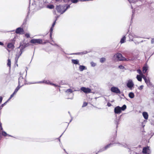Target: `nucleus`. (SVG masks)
<instances>
[{
  "label": "nucleus",
  "instance_id": "nucleus-1",
  "mask_svg": "<svg viewBox=\"0 0 154 154\" xmlns=\"http://www.w3.org/2000/svg\"><path fill=\"white\" fill-rule=\"evenodd\" d=\"M69 7V5H66L64 6L59 5L56 6V9L58 12L62 14Z\"/></svg>",
  "mask_w": 154,
  "mask_h": 154
},
{
  "label": "nucleus",
  "instance_id": "nucleus-2",
  "mask_svg": "<svg viewBox=\"0 0 154 154\" xmlns=\"http://www.w3.org/2000/svg\"><path fill=\"white\" fill-rule=\"evenodd\" d=\"M114 59L116 60L117 61H123V60H127L124 57L122 56V54L120 53H117L115 54L113 57Z\"/></svg>",
  "mask_w": 154,
  "mask_h": 154
},
{
  "label": "nucleus",
  "instance_id": "nucleus-3",
  "mask_svg": "<svg viewBox=\"0 0 154 154\" xmlns=\"http://www.w3.org/2000/svg\"><path fill=\"white\" fill-rule=\"evenodd\" d=\"M111 91L112 92L116 94H120L121 92L120 90L117 87H113L111 88Z\"/></svg>",
  "mask_w": 154,
  "mask_h": 154
},
{
  "label": "nucleus",
  "instance_id": "nucleus-4",
  "mask_svg": "<svg viewBox=\"0 0 154 154\" xmlns=\"http://www.w3.org/2000/svg\"><path fill=\"white\" fill-rule=\"evenodd\" d=\"M42 41L40 39H32L30 41V42L33 44H41Z\"/></svg>",
  "mask_w": 154,
  "mask_h": 154
},
{
  "label": "nucleus",
  "instance_id": "nucleus-5",
  "mask_svg": "<svg viewBox=\"0 0 154 154\" xmlns=\"http://www.w3.org/2000/svg\"><path fill=\"white\" fill-rule=\"evenodd\" d=\"M134 85V84L132 80L129 79L128 81L127 86L128 88H131L133 87Z\"/></svg>",
  "mask_w": 154,
  "mask_h": 154
},
{
  "label": "nucleus",
  "instance_id": "nucleus-6",
  "mask_svg": "<svg viewBox=\"0 0 154 154\" xmlns=\"http://www.w3.org/2000/svg\"><path fill=\"white\" fill-rule=\"evenodd\" d=\"M81 90L85 93H88L91 92V89L88 88H86L85 87H82L81 88Z\"/></svg>",
  "mask_w": 154,
  "mask_h": 154
},
{
  "label": "nucleus",
  "instance_id": "nucleus-7",
  "mask_svg": "<svg viewBox=\"0 0 154 154\" xmlns=\"http://www.w3.org/2000/svg\"><path fill=\"white\" fill-rule=\"evenodd\" d=\"M142 152L143 153L149 154L150 152V150L149 149V147L147 146L143 148Z\"/></svg>",
  "mask_w": 154,
  "mask_h": 154
},
{
  "label": "nucleus",
  "instance_id": "nucleus-8",
  "mask_svg": "<svg viewBox=\"0 0 154 154\" xmlns=\"http://www.w3.org/2000/svg\"><path fill=\"white\" fill-rule=\"evenodd\" d=\"M122 112L121 107L119 106L116 107L114 109V112L116 114H120Z\"/></svg>",
  "mask_w": 154,
  "mask_h": 154
},
{
  "label": "nucleus",
  "instance_id": "nucleus-9",
  "mask_svg": "<svg viewBox=\"0 0 154 154\" xmlns=\"http://www.w3.org/2000/svg\"><path fill=\"white\" fill-rule=\"evenodd\" d=\"M23 32V29L20 28H17L16 31V33L19 34H22Z\"/></svg>",
  "mask_w": 154,
  "mask_h": 154
},
{
  "label": "nucleus",
  "instance_id": "nucleus-10",
  "mask_svg": "<svg viewBox=\"0 0 154 154\" xmlns=\"http://www.w3.org/2000/svg\"><path fill=\"white\" fill-rule=\"evenodd\" d=\"M148 66L146 64L143 68V73H145L147 70Z\"/></svg>",
  "mask_w": 154,
  "mask_h": 154
},
{
  "label": "nucleus",
  "instance_id": "nucleus-11",
  "mask_svg": "<svg viewBox=\"0 0 154 154\" xmlns=\"http://www.w3.org/2000/svg\"><path fill=\"white\" fill-rule=\"evenodd\" d=\"M143 115L144 118L146 119H147L148 118V115L147 113L146 112H143Z\"/></svg>",
  "mask_w": 154,
  "mask_h": 154
},
{
  "label": "nucleus",
  "instance_id": "nucleus-12",
  "mask_svg": "<svg viewBox=\"0 0 154 154\" xmlns=\"http://www.w3.org/2000/svg\"><path fill=\"white\" fill-rule=\"evenodd\" d=\"M7 47H8V48H11V49H13L14 48V44L12 43H9L8 44V46H7Z\"/></svg>",
  "mask_w": 154,
  "mask_h": 154
},
{
  "label": "nucleus",
  "instance_id": "nucleus-13",
  "mask_svg": "<svg viewBox=\"0 0 154 154\" xmlns=\"http://www.w3.org/2000/svg\"><path fill=\"white\" fill-rule=\"evenodd\" d=\"M79 68L80 71H82L84 70L87 69L86 68L85 66L82 65H80Z\"/></svg>",
  "mask_w": 154,
  "mask_h": 154
},
{
  "label": "nucleus",
  "instance_id": "nucleus-14",
  "mask_svg": "<svg viewBox=\"0 0 154 154\" xmlns=\"http://www.w3.org/2000/svg\"><path fill=\"white\" fill-rule=\"evenodd\" d=\"M19 53V54H17L16 55V57L15 58V60L17 62V61L18 58H19V57H20V55H21V54L22 53V52L21 50H20Z\"/></svg>",
  "mask_w": 154,
  "mask_h": 154
},
{
  "label": "nucleus",
  "instance_id": "nucleus-15",
  "mask_svg": "<svg viewBox=\"0 0 154 154\" xmlns=\"http://www.w3.org/2000/svg\"><path fill=\"white\" fill-rule=\"evenodd\" d=\"M24 79L21 77H20L19 78L18 84L19 85H20L21 83H22V82H24Z\"/></svg>",
  "mask_w": 154,
  "mask_h": 154
},
{
  "label": "nucleus",
  "instance_id": "nucleus-16",
  "mask_svg": "<svg viewBox=\"0 0 154 154\" xmlns=\"http://www.w3.org/2000/svg\"><path fill=\"white\" fill-rule=\"evenodd\" d=\"M72 63L75 64H79V61L78 60H72Z\"/></svg>",
  "mask_w": 154,
  "mask_h": 154
},
{
  "label": "nucleus",
  "instance_id": "nucleus-17",
  "mask_svg": "<svg viewBox=\"0 0 154 154\" xmlns=\"http://www.w3.org/2000/svg\"><path fill=\"white\" fill-rule=\"evenodd\" d=\"M126 39V37L125 36H124L121 39L120 42L121 44L125 42Z\"/></svg>",
  "mask_w": 154,
  "mask_h": 154
},
{
  "label": "nucleus",
  "instance_id": "nucleus-18",
  "mask_svg": "<svg viewBox=\"0 0 154 154\" xmlns=\"http://www.w3.org/2000/svg\"><path fill=\"white\" fill-rule=\"evenodd\" d=\"M129 97L131 98H133L134 97V95L133 92H130L129 94Z\"/></svg>",
  "mask_w": 154,
  "mask_h": 154
},
{
  "label": "nucleus",
  "instance_id": "nucleus-19",
  "mask_svg": "<svg viewBox=\"0 0 154 154\" xmlns=\"http://www.w3.org/2000/svg\"><path fill=\"white\" fill-rule=\"evenodd\" d=\"M136 78L138 81L140 82H141L142 81V78L141 75H137L136 77Z\"/></svg>",
  "mask_w": 154,
  "mask_h": 154
},
{
  "label": "nucleus",
  "instance_id": "nucleus-20",
  "mask_svg": "<svg viewBox=\"0 0 154 154\" xmlns=\"http://www.w3.org/2000/svg\"><path fill=\"white\" fill-rule=\"evenodd\" d=\"M145 82L147 85H150V80L149 79H146L145 80Z\"/></svg>",
  "mask_w": 154,
  "mask_h": 154
},
{
  "label": "nucleus",
  "instance_id": "nucleus-21",
  "mask_svg": "<svg viewBox=\"0 0 154 154\" xmlns=\"http://www.w3.org/2000/svg\"><path fill=\"white\" fill-rule=\"evenodd\" d=\"M112 144H109L107 145L104 148H103V150H104L106 149L107 148L109 147Z\"/></svg>",
  "mask_w": 154,
  "mask_h": 154
},
{
  "label": "nucleus",
  "instance_id": "nucleus-22",
  "mask_svg": "<svg viewBox=\"0 0 154 154\" xmlns=\"http://www.w3.org/2000/svg\"><path fill=\"white\" fill-rule=\"evenodd\" d=\"M73 92V91L71 89H68L66 91V92L67 93H72Z\"/></svg>",
  "mask_w": 154,
  "mask_h": 154
},
{
  "label": "nucleus",
  "instance_id": "nucleus-23",
  "mask_svg": "<svg viewBox=\"0 0 154 154\" xmlns=\"http://www.w3.org/2000/svg\"><path fill=\"white\" fill-rule=\"evenodd\" d=\"M2 135L4 136H10L8 134L6 133L4 131H2Z\"/></svg>",
  "mask_w": 154,
  "mask_h": 154
},
{
  "label": "nucleus",
  "instance_id": "nucleus-24",
  "mask_svg": "<svg viewBox=\"0 0 154 154\" xmlns=\"http://www.w3.org/2000/svg\"><path fill=\"white\" fill-rule=\"evenodd\" d=\"M47 7L50 9H53L54 8V6L53 5H50L47 6Z\"/></svg>",
  "mask_w": 154,
  "mask_h": 154
},
{
  "label": "nucleus",
  "instance_id": "nucleus-25",
  "mask_svg": "<svg viewBox=\"0 0 154 154\" xmlns=\"http://www.w3.org/2000/svg\"><path fill=\"white\" fill-rule=\"evenodd\" d=\"M126 108V106L125 105H124L122 107H121V111L124 110Z\"/></svg>",
  "mask_w": 154,
  "mask_h": 154
},
{
  "label": "nucleus",
  "instance_id": "nucleus-26",
  "mask_svg": "<svg viewBox=\"0 0 154 154\" xmlns=\"http://www.w3.org/2000/svg\"><path fill=\"white\" fill-rule=\"evenodd\" d=\"M53 27H51L50 29V36L51 38V36H52V31L53 30Z\"/></svg>",
  "mask_w": 154,
  "mask_h": 154
},
{
  "label": "nucleus",
  "instance_id": "nucleus-27",
  "mask_svg": "<svg viewBox=\"0 0 154 154\" xmlns=\"http://www.w3.org/2000/svg\"><path fill=\"white\" fill-rule=\"evenodd\" d=\"M20 85H18V86L16 88V89H15V91H14V92H15L16 93L17 91H18V90H19V89H20V87L19 86Z\"/></svg>",
  "mask_w": 154,
  "mask_h": 154
},
{
  "label": "nucleus",
  "instance_id": "nucleus-28",
  "mask_svg": "<svg viewBox=\"0 0 154 154\" xmlns=\"http://www.w3.org/2000/svg\"><path fill=\"white\" fill-rule=\"evenodd\" d=\"M7 65H8L9 67L11 66V61L10 59H8V63H7Z\"/></svg>",
  "mask_w": 154,
  "mask_h": 154
},
{
  "label": "nucleus",
  "instance_id": "nucleus-29",
  "mask_svg": "<svg viewBox=\"0 0 154 154\" xmlns=\"http://www.w3.org/2000/svg\"><path fill=\"white\" fill-rule=\"evenodd\" d=\"M106 60L105 58L104 57H102L100 59V62L101 63H103Z\"/></svg>",
  "mask_w": 154,
  "mask_h": 154
},
{
  "label": "nucleus",
  "instance_id": "nucleus-30",
  "mask_svg": "<svg viewBox=\"0 0 154 154\" xmlns=\"http://www.w3.org/2000/svg\"><path fill=\"white\" fill-rule=\"evenodd\" d=\"M137 72L140 75H141L143 74L141 71L140 69H137Z\"/></svg>",
  "mask_w": 154,
  "mask_h": 154
},
{
  "label": "nucleus",
  "instance_id": "nucleus-31",
  "mask_svg": "<svg viewBox=\"0 0 154 154\" xmlns=\"http://www.w3.org/2000/svg\"><path fill=\"white\" fill-rule=\"evenodd\" d=\"M49 82L48 81H43V82H37V83H46V84H49Z\"/></svg>",
  "mask_w": 154,
  "mask_h": 154
},
{
  "label": "nucleus",
  "instance_id": "nucleus-32",
  "mask_svg": "<svg viewBox=\"0 0 154 154\" xmlns=\"http://www.w3.org/2000/svg\"><path fill=\"white\" fill-rule=\"evenodd\" d=\"M16 93L15 92H14L13 93V94H12L11 95L10 97L9 98V99L8 100H10V99H11V98L14 96V95Z\"/></svg>",
  "mask_w": 154,
  "mask_h": 154
},
{
  "label": "nucleus",
  "instance_id": "nucleus-33",
  "mask_svg": "<svg viewBox=\"0 0 154 154\" xmlns=\"http://www.w3.org/2000/svg\"><path fill=\"white\" fill-rule=\"evenodd\" d=\"M141 78H142L144 79V80L146 79V77H145V76L144 75H143V74H142L141 75Z\"/></svg>",
  "mask_w": 154,
  "mask_h": 154
},
{
  "label": "nucleus",
  "instance_id": "nucleus-34",
  "mask_svg": "<svg viewBox=\"0 0 154 154\" xmlns=\"http://www.w3.org/2000/svg\"><path fill=\"white\" fill-rule=\"evenodd\" d=\"M87 104H88L87 103H86V102H84L83 103V105L82 106V107H85V106H87Z\"/></svg>",
  "mask_w": 154,
  "mask_h": 154
},
{
  "label": "nucleus",
  "instance_id": "nucleus-35",
  "mask_svg": "<svg viewBox=\"0 0 154 154\" xmlns=\"http://www.w3.org/2000/svg\"><path fill=\"white\" fill-rule=\"evenodd\" d=\"M91 64L92 66H94L96 65V64L93 62H91Z\"/></svg>",
  "mask_w": 154,
  "mask_h": 154
},
{
  "label": "nucleus",
  "instance_id": "nucleus-36",
  "mask_svg": "<svg viewBox=\"0 0 154 154\" xmlns=\"http://www.w3.org/2000/svg\"><path fill=\"white\" fill-rule=\"evenodd\" d=\"M70 1H71L73 3H75L77 2L78 0H70Z\"/></svg>",
  "mask_w": 154,
  "mask_h": 154
},
{
  "label": "nucleus",
  "instance_id": "nucleus-37",
  "mask_svg": "<svg viewBox=\"0 0 154 154\" xmlns=\"http://www.w3.org/2000/svg\"><path fill=\"white\" fill-rule=\"evenodd\" d=\"M119 68L120 69H123L124 68V67L122 65H120L119 66Z\"/></svg>",
  "mask_w": 154,
  "mask_h": 154
},
{
  "label": "nucleus",
  "instance_id": "nucleus-38",
  "mask_svg": "<svg viewBox=\"0 0 154 154\" xmlns=\"http://www.w3.org/2000/svg\"><path fill=\"white\" fill-rule=\"evenodd\" d=\"M25 36L27 38H29L30 37L29 34V33H26L25 34Z\"/></svg>",
  "mask_w": 154,
  "mask_h": 154
},
{
  "label": "nucleus",
  "instance_id": "nucleus-39",
  "mask_svg": "<svg viewBox=\"0 0 154 154\" xmlns=\"http://www.w3.org/2000/svg\"><path fill=\"white\" fill-rule=\"evenodd\" d=\"M55 23H56V21H55L52 24V26L51 27H53L54 28V26L55 25Z\"/></svg>",
  "mask_w": 154,
  "mask_h": 154
},
{
  "label": "nucleus",
  "instance_id": "nucleus-40",
  "mask_svg": "<svg viewBox=\"0 0 154 154\" xmlns=\"http://www.w3.org/2000/svg\"><path fill=\"white\" fill-rule=\"evenodd\" d=\"M87 53V52L86 51H84L81 53L82 54H85Z\"/></svg>",
  "mask_w": 154,
  "mask_h": 154
},
{
  "label": "nucleus",
  "instance_id": "nucleus-41",
  "mask_svg": "<svg viewBox=\"0 0 154 154\" xmlns=\"http://www.w3.org/2000/svg\"><path fill=\"white\" fill-rule=\"evenodd\" d=\"M143 85H141L140 86V88H139V89L140 90H141L143 88Z\"/></svg>",
  "mask_w": 154,
  "mask_h": 154
},
{
  "label": "nucleus",
  "instance_id": "nucleus-42",
  "mask_svg": "<svg viewBox=\"0 0 154 154\" xmlns=\"http://www.w3.org/2000/svg\"><path fill=\"white\" fill-rule=\"evenodd\" d=\"M107 105L109 107H110V106L112 105H111V104L110 103H107Z\"/></svg>",
  "mask_w": 154,
  "mask_h": 154
},
{
  "label": "nucleus",
  "instance_id": "nucleus-43",
  "mask_svg": "<svg viewBox=\"0 0 154 154\" xmlns=\"http://www.w3.org/2000/svg\"><path fill=\"white\" fill-rule=\"evenodd\" d=\"M8 101H7V102H5V103H4L2 104L1 105V107H2L4 106V105H5L6 104V103H7V102Z\"/></svg>",
  "mask_w": 154,
  "mask_h": 154
},
{
  "label": "nucleus",
  "instance_id": "nucleus-44",
  "mask_svg": "<svg viewBox=\"0 0 154 154\" xmlns=\"http://www.w3.org/2000/svg\"><path fill=\"white\" fill-rule=\"evenodd\" d=\"M2 97H0V103L2 102Z\"/></svg>",
  "mask_w": 154,
  "mask_h": 154
},
{
  "label": "nucleus",
  "instance_id": "nucleus-45",
  "mask_svg": "<svg viewBox=\"0 0 154 154\" xmlns=\"http://www.w3.org/2000/svg\"><path fill=\"white\" fill-rule=\"evenodd\" d=\"M3 45V44L2 42H0V45Z\"/></svg>",
  "mask_w": 154,
  "mask_h": 154
},
{
  "label": "nucleus",
  "instance_id": "nucleus-46",
  "mask_svg": "<svg viewBox=\"0 0 154 154\" xmlns=\"http://www.w3.org/2000/svg\"><path fill=\"white\" fill-rule=\"evenodd\" d=\"M0 128L1 129V130H3V128H2V126H0Z\"/></svg>",
  "mask_w": 154,
  "mask_h": 154
},
{
  "label": "nucleus",
  "instance_id": "nucleus-47",
  "mask_svg": "<svg viewBox=\"0 0 154 154\" xmlns=\"http://www.w3.org/2000/svg\"><path fill=\"white\" fill-rule=\"evenodd\" d=\"M50 84L51 85H54L55 86H56V85H55V84H52V83H50Z\"/></svg>",
  "mask_w": 154,
  "mask_h": 154
},
{
  "label": "nucleus",
  "instance_id": "nucleus-48",
  "mask_svg": "<svg viewBox=\"0 0 154 154\" xmlns=\"http://www.w3.org/2000/svg\"><path fill=\"white\" fill-rule=\"evenodd\" d=\"M2 126V123L0 122V126Z\"/></svg>",
  "mask_w": 154,
  "mask_h": 154
},
{
  "label": "nucleus",
  "instance_id": "nucleus-49",
  "mask_svg": "<svg viewBox=\"0 0 154 154\" xmlns=\"http://www.w3.org/2000/svg\"><path fill=\"white\" fill-rule=\"evenodd\" d=\"M2 107H1V106H0V110L2 108Z\"/></svg>",
  "mask_w": 154,
  "mask_h": 154
},
{
  "label": "nucleus",
  "instance_id": "nucleus-50",
  "mask_svg": "<svg viewBox=\"0 0 154 154\" xmlns=\"http://www.w3.org/2000/svg\"><path fill=\"white\" fill-rule=\"evenodd\" d=\"M8 50V52H10V51L9 50Z\"/></svg>",
  "mask_w": 154,
  "mask_h": 154
},
{
  "label": "nucleus",
  "instance_id": "nucleus-51",
  "mask_svg": "<svg viewBox=\"0 0 154 154\" xmlns=\"http://www.w3.org/2000/svg\"><path fill=\"white\" fill-rule=\"evenodd\" d=\"M71 121H72V120H71L70 121V122H71Z\"/></svg>",
  "mask_w": 154,
  "mask_h": 154
}]
</instances>
